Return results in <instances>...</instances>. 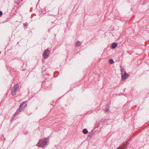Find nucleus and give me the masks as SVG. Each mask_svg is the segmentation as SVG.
<instances>
[{
  "label": "nucleus",
  "mask_w": 149,
  "mask_h": 149,
  "mask_svg": "<svg viewBox=\"0 0 149 149\" xmlns=\"http://www.w3.org/2000/svg\"><path fill=\"white\" fill-rule=\"evenodd\" d=\"M19 3V2H17V4H18V3Z\"/></svg>",
  "instance_id": "obj_13"
},
{
  "label": "nucleus",
  "mask_w": 149,
  "mask_h": 149,
  "mask_svg": "<svg viewBox=\"0 0 149 149\" xmlns=\"http://www.w3.org/2000/svg\"><path fill=\"white\" fill-rule=\"evenodd\" d=\"M2 15V12L1 11H0V16L1 15Z\"/></svg>",
  "instance_id": "obj_10"
},
{
  "label": "nucleus",
  "mask_w": 149,
  "mask_h": 149,
  "mask_svg": "<svg viewBox=\"0 0 149 149\" xmlns=\"http://www.w3.org/2000/svg\"><path fill=\"white\" fill-rule=\"evenodd\" d=\"M19 3V2H17V4H18V3Z\"/></svg>",
  "instance_id": "obj_12"
},
{
  "label": "nucleus",
  "mask_w": 149,
  "mask_h": 149,
  "mask_svg": "<svg viewBox=\"0 0 149 149\" xmlns=\"http://www.w3.org/2000/svg\"><path fill=\"white\" fill-rule=\"evenodd\" d=\"M109 62L111 64H112L113 63L114 61L112 59H110L109 60Z\"/></svg>",
  "instance_id": "obj_9"
},
{
  "label": "nucleus",
  "mask_w": 149,
  "mask_h": 149,
  "mask_svg": "<svg viewBox=\"0 0 149 149\" xmlns=\"http://www.w3.org/2000/svg\"><path fill=\"white\" fill-rule=\"evenodd\" d=\"M25 102H24L22 104H20L19 108L18 109V110L19 111H22L24 108L26 106L27 104L26 103L22 107V105L24 104H25Z\"/></svg>",
  "instance_id": "obj_3"
},
{
  "label": "nucleus",
  "mask_w": 149,
  "mask_h": 149,
  "mask_svg": "<svg viewBox=\"0 0 149 149\" xmlns=\"http://www.w3.org/2000/svg\"><path fill=\"white\" fill-rule=\"evenodd\" d=\"M121 72H122V70ZM123 74V73L122 72V79L123 80H124L128 77V75L126 74L125 72L124 74Z\"/></svg>",
  "instance_id": "obj_4"
},
{
  "label": "nucleus",
  "mask_w": 149,
  "mask_h": 149,
  "mask_svg": "<svg viewBox=\"0 0 149 149\" xmlns=\"http://www.w3.org/2000/svg\"><path fill=\"white\" fill-rule=\"evenodd\" d=\"M109 111V109H106L105 111L106 112H107Z\"/></svg>",
  "instance_id": "obj_11"
},
{
  "label": "nucleus",
  "mask_w": 149,
  "mask_h": 149,
  "mask_svg": "<svg viewBox=\"0 0 149 149\" xmlns=\"http://www.w3.org/2000/svg\"><path fill=\"white\" fill-rule=\"evenodd\" d=\"M49 52V50L47 49L45 50L44 53V58H46L48 57V55L47 54V53Z\"/></svg>",
  "instance_id": "obj_5"
},
{
  "label": "nucleus",
  "mask_w": 149,
  "mask_h": 149,
  "mask_svg": "<svg viewBox=\"0 0 149 149\" xmlns=\"http://www.w3.org/2000/svg\"><path fill=\"white\" fill-rule=\"evenodd\" d=\"M117 46V44L116 43H113L111 47L113 49H115Z\"/></svg>",
  "instance_id": "obj_7"
},
{
  "label": "nucleus",
  "mask_w": 149,
  "mask_h": 149,
  "mask_svg": "<svg viewBox=\"0 0 149 149\" xmlns=\"http://www.w3.org/2000/svg\"><path fill=\"white\" fill-rule=\"evenodd\" d=\"M83 132L84 134H87L88 132V130H87V129H84L83 130Z\"/></svg>",
  "instance_id": "obj_8"
},
{
  "label": "nucleus",
  "mask_w": 149,
  "mask_h": 149,
  "mask_svg": "<svg viewBox=\"0 0 149 149\" xmlns=\"http://www.w3.org/2000/svg\"><path fill=\"white\" fill-rule=\"evenodd\" d=\"M81 42L79 41H77L75 43V46L77 47H79V46H81Z\"/></svg>",
  "instance_id": "obj_6"
},
{
  "label": "nucleus",
  "mask_w": 149,
  "mask_h": 149,
  "mask_svg": "<svg viewBox=\"0 0 149 149\" xmlns=\"http://www.w3.org/2000/svg\"><path fill=\"white\" fill-rule=\"evenodd\" d=\"M47 141L46 140H40L37 145L38 147H44L47 144Z\"/></svg>",
  "instance_id": "obj_1"
},
{
  "label": "nucleus",
  "mask_w": 149,
  "mask_h": 149,
  "mask_svg": "<svg viewBox=\"0 0 149 149\" xmlns=\"http://www.w3.org/2000/svg\"><path fill=\"white\" fill-rule=\"evenodd\" d=\"M19 88V85L18 84H16L14 86V91H12L11 92V93L13 95L15 94V93L17 92V91Z\"/></svg>",
  "instance_id": "obj_2"
}]
</instances>
